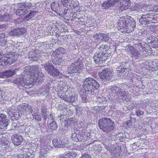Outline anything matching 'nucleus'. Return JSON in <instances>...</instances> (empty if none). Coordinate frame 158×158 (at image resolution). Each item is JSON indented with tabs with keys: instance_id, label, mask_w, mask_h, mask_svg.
Returning <instances> with one entry per match:
<instances>
[{
	"instance_id": "obj_1",
	"label": "nucleus",
	"mask_w": 158,
	"mask_h": 158,
	"mask_svg": "<svg viewBox=\"0 0 158 158\" xmlns=\"http://www.w3.org/2000/svg\"><path fill=\"white\" fill-rule=\"evenodd\" d=\"M83 88L87 91L89 94L94 95L95 91L100 87L99 83L93 78L89 77L86 78L82 82Z\"/></svg>"
},
{
	"instance_id": "obj_2",
	"label": "nucleus",
	"mask_w": 158,
	"mask_h": 158,
	"mask_svg": "<svg viewBox=\"0 0 158 158\" xmlns=\"http://www.w3.org/2000/svg\"><path fill=\"white\" fill-rule=\"evenodd\" d=\"M118 25L119 29H124L123 30L127 33L133 31L135 27V22L132 18L130 19L122 18L119 19L118 23Z\"/></svg>"
},
{
	"instance_id": "obj_3",
	"label": "nucleus",
	"mask_w": 158,
	"mask_h": 158,
	"mask_svg": "<svg viewBox=\"0 0 158 158\" xmlns=\"http://www.w3.org/2000/svg\"><path fill=\"white\" fill-rule=\"evenodd\" d=\"M100 129L103 132L108 133L112 131L114 128V122L110 118H103L98 121Z\"/></svg>"
},
{
	"instance_id": "obj_4",
	"label": "nucleus",
	"mask_w": 158,
	"mask_h": 158,
	"mask_svg": "<svg viewBox=\"0 0 158 158\" xmlns=\"http://www.w3.org/2000/svg\"><path fill=\"white\" fill-rule=\"evenodd\" d=\"M4 56L0 59V65L3 66H8L15 63L16 58L10 52H7L5 53L2 51L0 52V56Z\"/></svg>"
},
{
	"instance_id": "obj_5",
	"label": "nucleus",
	"mask_w": 158,
	"mask_h": 158,
	"mask_svg": "<svg viewBox=\"0 0 158 158\" xmlns=\"http://www.w3.org/2000/svg\"><path fill=\"white\" fill-rule=\"evenodd\" d=\"M70 62L73 63L70 65V74L72 73H79L83 69V66L81 64L82 62L78 57H75L71 59Z\"/></svg>"
},
{
	"instance_id": "obj_6",
	"label": "nucleus",
	"mask_w": 158,
	"mask_h": 158,
	"mask_svg": "<svg viewBox=\"0 0 158 158\" xmlns=\"http://www.w3.org/2000/svg\"><path fill=\"white\" fill-rule=\"evenodd\" d=\"M111 92L116 94L118 97L121 98L122 100L126 101L127 99H128L129 95L127 92H126L123 89L120 87L116 86L112 87L111 88Z\"/></svg>"
},
{
	"instance_id": "obj_7",
	"label": "nucleus",
	"mask_w": 158,
	"mask_h": 158,
	"mask_svg": "<svg viewBox=\"0 0 158 158\" xmlns=\"http://www.w3.org/2000/svg\"><path fill=\"white\" fill-rule=\"evenodd\" d=\"M125 64V65L124 66H120L117 68V74L118 76L122 78H123V77L127 76L131 73L130 72L131 69L130 64L128 63Z\"/></svg>"
},
{
	"instance_id": "obj_8",
	"label": "nucleus",
	"mask_w": 158,
	"mask_h": 158,
	"mask_svg": "<svg viewBox=\"0 0 158 158\" xmlns=\"http://www.w3.org/2000/svg\"><path fill=\"white\" fill-rule=\"evenodd\" d=\"M98 75L102 80L104 81L109 80L112 76L111 72L108 68L102 69L101 71L98 73Z\"/></svg>"
},
{
	"instance_id": "obj_9",
	"label": "nucleus",
	"mask_w": 158,
	"mask_h": 158,
	"mask_svg": "<svg viewBox=\"0 0 158 158\" xmlns=\"http://www.w3.org/2000/svg\"><path fill=\"white\" fill-rule=\"evenodd\" d=\"M25 81L24 78L21 75L15 79L14 82L19 86H21L26 89H29L30 88V86L31 84Z\"/></svg>"
},
{
	"instance_id": "obj_10",
	"label": "nucleus",
	"mask_w": 158,
	"mask_h": 158,
	"mask_svg": "<svg viewBox=\"0 0 158 158\" xmlns=\"http://www.w3.org/2000/svg\"><path fill=\"white\" fill-rule=\"evenodd\" d=\"M7 112L12 120H18L21 117L20 114L18 113L16 109H14L13 107L8 108Z\"/></svg>"
},
{
	"instance_id": "obj_11",
	"label": "nucleus",
	"mask_w": 158,
	"mask_h": 158,
	"mask_svg": "<svg viewBox=\"0 0 158 158\" xmlns=\"http://www.w3.org/2000/svg\"><path fill=\"white\" fill-rule=\"evenodd\" d=\"M26 32L25 29L23 28H17L10 30L8 34L10 36H18L23 35Z\"/></svg>"
},
{
	"instance_id": "obj_12",
	"label": "nucleus",
	"mask_w": 158,
	"mask_h": 158,
	"mask_svg": "<svg viewBox=\"0 0 158 158\" xmlns=\"http://www.w3.org/2000/svg\"><path fill=\"white\" fill-rule=\"evenodd\" d=\"M11 139L12 143L15 146L20 145L23 141L22 136L17 134L11 136Z\"/></svg>"
},
{
	"instance_id": "obj_13",
	"label": "nucleus",
	"mask_w": 158,
	"mask_h": 158,
	"mask_svg": "<svg viewBox=\"0 0 158 158\" xmlns=\"http://www.w3.org/2000/svg\"><path fill=\"white\" fill-rule=\"evenodd\" d=\"M154 17L151 14L143 15L139 19V21L142 24H147L152 23Z\"/></svg>"
},
{
	"instance_id": "obj_14",
	"label": "nucleus",
	"mask_w": 158,
	"mask_h": 158,
	"mask_svg": "<svg viewBox=\"0 0 158 158\" xmlns=\"http://www.w3.org/2000/svg\"><path fill=\"white\" fill-rule=\"evenodd\" d=\"M120 0H107L101 4L103 9L108 10L110 7L114 6L116 3Z\"/></svg>"
},
{
	"instance_id": "obj_15",
	"label": "nucleus",
	"mask_w": 158,
	"mask_h": 158,
	"mask_svg": "<svg viewBox=\"0 0 158 158\" xmlns=\"http://www.w3.org/2000/svg\"><path fill=\"white\" fill-rule=\"evenodd\" d=\"M63 139L59 137L56 139H53L52 143L53 145L55 147L60 148H65L68 147V146H66L64 144H63L62 141Z\"/></svg>"
},
{
	"instance_id": "obj_16",
	"label": "nucleus",
	"mask_w": 158,
	"mask_h": 158,
	"mask_svg": "<svg viewBox=\"0 0 158 158\" xmlns=\"http://www.w3.org/2000/svg\"><path fill=\"white\" fill-rule=\"evenodd\" d=\"M129 7V5H124V3L122 2H120L116 6H115L114 9L116 12H120L121 11H123L127 10Z\"/></svg>"
},
{
	"instance_id": "obj_17",
	"label": "nucleus",
	"mask_w": 158,
	"mask_h": 158,
	"mask_svg": "<svg viewBox=\"0 0 158 158\" xmlns=\"http://www.w3.org/2000/svg\"><path fill=\"white\" fill-rule=\"evenodd\" d=\"M12 15L9 13H5L3 15H0V22H10L12 19Z\"/></svg>"
},
{
	"instance_id": "obj_18",
	"label": "nucleus",
	"mask_w": 158,
	"mask_h": 158,
	"mask_svg": "<svg viewBox=\"0 0 158 158\" xmlns=\"http://www.w3.org/2000/svg\"><path fill=\"white\" fill-rule=\"evenodd\" d=\"M105 45H102L100 47V51L98 53L97 55H99V56L101 57L102 58L105 57V60L107 59V57H108V54L106 53L107 51Z\"/></svg>"
},
{
	"instance_id": "obj_19",
	"label": "nucleus",
	"mask_w": 158,
	"mask_h": 158,
	"mask_svg": "<svg viewBox=\"0 0 158 158\" xmlns=\"http://www.w3.org/2000/svg\"><path fill=\"white\" fill-rule=\"evenodd\" d=\"M144 5L141 3H137L133 7L131 8V10L132 11H137L140 13L144 12L145 9L143 8Z\"/></svg>"
},
{
	"instance_id": "obj_20",
	"label": "nucleus",
	"mask_w": 158,
	"mask_h": 158,
	"mask_svg": "<svg viewBox=\"0 0 158 158\" xmlns=\"http://www.w3.org/2000/svg\"><path fill=\"white\" fill-rule=\"evenodd\" d=\"M130 51L132 55V57H133V59H139L141 58V55L140 51L134 49L132 47H130Z\"/></svg>"
},
{
	"instance_id": "obj_21",
	"label": "nucleus",
	"mask_w": 158,
	"mask_h": 158,
	"mask_svg": "<svg viewBox=\"0 0 158 158\" xmlns=\"http://www.w3.org/2000/svg\"><path fill=\"white\" fill-rule=\"evenodd\" d=\"M41 65L43 67L44 70L48 73L53 66L52 63L48 61L46 62H42Z\"/></svg>"
},
{
	"instance_id": "obj_22",
	"label": "nucleus",
	"mask_w": 158,
	"mask_h": 158,
	"mask_svg": "<svg viewBox=\"0 0 158 158\" xmlns=\"http://www.w3.org/2000/svg\"><path fill=\"white\" fill-rule=\"evenodd\" d=\"M77 96L73 91L70 93V103L77 104L78 102Z\"/></svg>"
},
{
	"instance_id": "obj_23",
	"label": "nucleus",
	"mask_w": 158,
	"mask_h": 158,
	"mask_svg": "<svg viewBox=\"0 0 158 158\" xmlns=\"http://www.w3.org/2000/svg\"><path fill=\"white\" fill-rule=\"evenodd\" d=\"M97 54L98 53H95L93 57L94 61L96 63L98 64H101L105 61V57L101 58V57L99 56V55Z\"/></svg>"
},
{
	"instance_id": "obj_24",
	"label": "nucleus",
	"mask_w": 158,
	"mask_h": 158,
	"mask_svg": "<svg viewBox=\"0 0 158 158\" xmlns=\"http://www.w3.org/2000/svg\"><path fill=\"white\" fill-rule=\"evenodd\" d=\"M68 52V49L66 50L65 48L62 47H59L56 49L55 51L53 52V54L54 56H56L57 55H58L61 53L63 54Z\"/></svg>"
},
{
	"instance_id": "obj_25",
	"label": "nucleus",
	"mask_w": 158,
	"mask_h": 158,
	"mask_svg": "<svg viewBox=\"0 0 158 158\" xmlns=\"http://www.w3.org/2000/svg\"><path fill=\"white\" fill-rule=\"evenodd\" d=\"M86 92L81 91L79 92V94L83 102H87L90 100L89 97L86 94Z\"/></svg>"
},
{
	"instance_id": "obj_26",
	"label": "nucleus",
	"mask_w": 158,
	"mask_h": 158,
	"mask_svg": "<svg viewBox=\"0 0 158 158\" xmlns=\"http://www.w3.org/2000/svg\"><path fill=\"white\" fill-rule=\"evenodd\" d=\"M32 115L33 116V118L36 120L38 122H40L42 120L41 115L39 114V112L37 110H33L31 113Z\"/></svg>"
},
{
	"instance_id": "obj_27",
	"label": "nucleus",
	"mask_w": 158,
	"mask_h": 158,
	"mask_svg": "<svg viewBox=\"0 0 158 158\" xmlns=\"http://www.w3.org/2000/svg\"><path fill=\"white\" fill-rule=\"evenodd\" d=\"M48 150H47V146L41 145L40 146V154L43 157H46L47 156Z\"/></svg>"
},
{
	"instance_id": "obj_28",
	"label": "nucleus",
	"mask_w": 158,
	"mask_h": 158,
	"mask_svg": "<svg viewBox=\"0 0 158 158\" xmlns=\"http://www.w3.org/2000/svg\"><path fill=\"white\" fill-rule=\"evenodd\" d=\"M139 76L137 75L136 74L133 73H130L127 77H123V79H127L130 80L131 81H133L134 80L138 79Z\"/></svg>"
},
{
	"instance_id": "obj_29",
	"label": "nucleus",
	"mask_w": 158,
	"mask_h": 158,
	"mask_svg": "<svg viewBox=\"0 0 158 158\" xmlns=\"http://www.w3.org/2000/svg\"><path fill=\"white\" fill-rule=\"evenodd\" d=\"M28 12V11L27 10V9L26 8H19L15 12V14L17 15L20 16L24 15Z\"/></svg>"
},
{
	"instance_id": "obj_30",
	"label": "nucleus",
	"mask_w": 158,
	"mask_h": 158,
	"mask_svg": "<svg viewBox=\"0 0 158 158\" xmlns=\"http://www.w3.org/2000/svg\"><path fill=\"white\" fill-rule=\"evenodd\" d=\"M44 77V74H43L41 71L39 70L37 73L34 74V78H35V79L36 80H38V81L41 82L43 79V78Z\"/></svg>"
},
{
	"instance_id": "obj_31",
	"label": "nucleus",
	"mask_w": 158,
	"mask_h": 158,
	"mask_svg": "<svg viewBox=\"0 0 158 158\" xmlns=\"http://www.w3.org/2000/svg\"><path fill=\"white\" fill-rule=\"evenodd\" d=\"M50 72L48 73L53 77L58 76L60 74V72L58 69L55 67L54 66Z\"/></svg>"
},
{
	"instance_id": "obj_32",
	"label": "nucleus",
	"mask_w": 158,
	"mask_h": 158,
	"mask_svg": "<svg viewBox=\"0 0 158 158\" xmlns=\"http://www.w3.org/2000/svg\"><path fill=\"white\" fill-rule=\"evenodd\" d=\"M28 58L31 60L36 61L39 59V56H38L37 54L34 52H31L29 53Z\"/></svg>"
},
{
	"instance_id": "obj_33",
	"label": "nucleus",
	"mask_w": 158,
	"mask_h": 158,
	"mask_svg": "<svg viewBox=\"0 0 158 158\" xmlns=\"http://www.w3.org/2000/svg\"><path fill=\"white\" fill-rule=\"evenodd\" d=\"M18 6L19 8H26V9H28L31 7L32 4L30 3H19L18 4Z\"/></svg>"
},
{
	"instance_id": "obj_34",
	"label": "nucleus",
	"mask_w": 158,
	"mask_h": 158,
	"mask_svg": "<svg viewBox=\"0 0 158 158\" xmlns=\"http://www.w3.org/2000/svg\"><path fill=\"white\" fill-rule=\"evenodd\" d=\"M157 36H154L153 35H150L147 39V41L148 43H154L156 45L157 42Z\"/></svg>"
},
{
	"instance_id": "obj_35",
	"label": "nucleus",
	"mask_w": 158,
	"mask_h": 158,
	"mask_svg": "<svg viewBox=\"0 0 158 158\" xmlns=\"http://www.w3.org/2000/svg\"><path fill=\"white\" fill-rule=\"evenodd\" d=\"M27 68L28 69H29V71L31 73L34 74V75L40 69H39L38 66H36V65L30 66Z\"/></svg>"
},
{
	"instance_id": "obj_36",
	"label": "nucleus",
	"mask_w": 158,
	"mask_h": 158,
	"mask_svg": "<svg viewBox=\"0 0 158 158\" xmlns=\"http://www.w3.org/2000/svg\"><path fill=\"white\" fill-rule=\"evenodd\" d=\"M77 104H71L70 103V114H73L75 113H76L77 112Z\"/></svg>"
},
{
	"instance_id": "obj_37",
	"label": "nucleus",
	"mask_w": 158,
	"mask_h": 158,
	"mask_svg": "<svg viewBox=\"0 0 158 158\" xmlns=\"http://www.w3.org/2000/svg\"><path fill=\"white\" fill-rule=\"evenodd\" d=\"M18 157V158H34V156L30 152H29L27 154H20L19 155Z\"/></svg>"
},
{
	"instance_id": "obj_38",
	"label": "nucleus",
	"mask_w": 158,
	"mask_h": 158,
	"mask_svg": "<svg viewBox=\"0 0 158 158\" xmlns=\"http://www.w3.org/2000/svg\"><path fill=\"white\" fill-rule=\"evenodd\" d=\"M24 105H20L18 106L16 110L19 113L21 117L22 114H25Z\"/></svg>"
},
{
	"instance_id": "obj_39",
	"label": "nucleus",
	"mask_w": 158,
	"mask_h": 158,
	"mask_svg": "<svg viewBox=\"0 0 158 158\" xmlns=\"http://www.w3.org/2000/svg\"><path fill=\"white\" fill-rule=\"evenodd\" d=\"M78 5V2L77 0H70V7H71L72 10Z\"/></svg>"
},
{
	"instance_id": "obj_40",
	"label": "nucleus",
	"mask_w": 158,
	"mask_h": 158,
	"mask_svg": "<svg viewBox=\"0 0 158 158\" xmlns=\"http://www.w3.org/2000/svg\"><path fill=\"white\" fill-rule=\"evenodd\" d=\"M69 118H66V119H64L63 122L64 124V130L63 131V133L64 134H66V131H68V130H65V128H68L69 126Z\"/></svg>"
},
{
	"instance_id": "obj_41",
	"label": "nucleus",
	"mask_w": 158,
	"mask_h": 158,
	"mask_svg": "<svg viewBox=\"0 0 158 158\" xmlns=\"http://www.w3.org/2000/svg\"><path fill=\"white\" fill-rule=\"evenodd\" d=\"M135 113V114L138 117H139L142 115H143L144 112L138 108H135L134 109Z\"/></svg>"
},
{
	"instance_id": "obj_42",
	"label": "nucleus",
	"mask_w": 158,
	"mask_h": 158,
	"mask_svg": "<svg viewBox=\"0 0 158 158\" xmlns=\"http://www.w3.org/2000/svg\"><path fill=\"white\" fill-rule=\"evenodd\" d=\"M24 108H25L24 110L25 114L27 112L31 113L33 110L31 106L29 104L24 105Z\"/></svg>"
},
{
	"instance_id": "obj_43",
	"label": "nucleus",
	"mask_w": 158,
	"mask_h": 158,
	"mask_svg": "<svg viewBox=\"0 0 158 158\" xmlns=\"http://www.w3.org/2000/svg\"><path fill=\"white\" fill-rule=\"evenodd\" d=\"M48 127L52 131H53L57 128V125L54 121H52V123H50Z\"/></svg>"
},
{
	"instance_id": "obj_44",
	"label": "nucleus",
	"mask_w": 158,
	"mask_h": 158,
	"mask_svg": "<svg viewBox=\"0 0 158 158\" xmlns=\"http://www.w3.org/2000/svg\"><path fill=\"white\" fill-rule=\"evenodd\" d=\"M11 126L12 129L18 130L22 126L21 125L20 123H18V122L16 123L13 122H12Z\"/></svg>"
},
{
	"instance_id": "obj_45",
	"label": "nucleus",
	"mask_w": 158,
	"mask_h": 158,
	"mask_svg": "<svg viewBox=\"0 0 158 158\" xmlns=\"http://www.w3.org/2000/svg\"><path fill=\"white\" fill-rule=\"evenodd\" d=\"M98 101L103 105H106L107 102V100L105 98L103 97H98L97 98Z\"/></svg>"
},
{
	"instance_id": "obj_46",
	"label": "nucleus",
	"mask_w": 158,
	"mask_h": 158,
	"mask_svg": "<svg viewBox=\"0 0 158 158\" xmlns=\"http://www.w3.org/2000/svg\"><path fill=\"white\" fill-rule=\"evenodd\" d=\"M0 144H1V146L2 147V148H8L9 147V141L7 140H6L5 141H3L0 143Z\"/></svg>"
},
{
	"instance_id": "obj_47",
	"label": "nucleus",
	"mask_w": 158,
	"mask_h": 158,
	"mask_svg": "<svg viewBox=\"0 0 158 158\" xmlns=\"http://www.w3.org/2000/svg\"><path fill=\"white\" fill-rule=\"evenodd\" d=\"M6 73L7 77H11L15 75V71L14 70H9L5 71Z\"/></svg>"
},
{
	"instance_id": "obj_48",
	"label": "nucleus",
	"mask_w": 158,
	"mask_h": 158,
	"mask_svg": "<svg viewBox=\"0 0 158 158\" xmlns=\"http://www.w3.org/2000/svg\"><path fill=\"white\" fill-rule=\"evenodd\" d=\"M9 124V121H0V130L1 129H4L6 127H7Z\"/></svg>"
},
{
	"instance_id": "obj_49",
	"label": "nucleus",
	"mask_w": 158,
	"mask_h": 158,
	"mask_svg": "<svg viewBox=\"0 0 158 158\" xmlns=\"http://www.w3.org/2000/svg\"><path fill=\"white\" fill-rule=\"evenodd\" d=\"M77 150L71 149L70 150V158H75L77 156Z\"/></svg>"
},
{
	"instance_id": "obj_50",
	"label": "nucleus",
	"mask_w": 158,
	"mask_h": 158,
	"mask_svg": "<svg viewBox=\"0 0 158 158\" xmlns=\"http://www.w3.org/2000/svg\"><path fill=\"white\" fill-rule=\"evenodd\" d=\"M6 36V34L4 33H0V41L1 42H3L4 44L6 43V41H5L4 39Z\"/></svg>"
},
{
	"instance_id": "obj_51",
	"label": "nucleus",
	"mask_w": 158,
	"mask_h": 158,
	"mask_svg": "<svg viewBox=\"0 0 158 158\" xmlns=\"http://www.w3.org/2000/svg\"><path fill=\"white\" fill-rule=\"evenodd\" d=\"M135 118L130 117V119L126 122V124L128 125H131L135 122Z\"/></svg>"
},
{
	"instance_id": "obj_52",
	"label": "nucleus",
	"mask_w": 158,
	"mask_h": 158,
	"mask_svg": "<svg viewBox=\"0 0 158 158\" xmlns=\"http://www.w3.org/2000/svg\"><path fill=\"white\" fill-rule=\"evenodd\" d=\"M52 62L53 64L56 65H59L60 64L59 57L56 56L54 59H52Z\"/></svg>"
},
{
	"instance_id": "obj_53",
	"label": "nucleus",
	"mask_w": 158,
	"mask_h": 158,
	"mask_svg": "<svg viewBox=\"0 0 158 158\" xmlns=\"http://www.w3.org/2000/svg\"><path fill=\"white\" fill-rule=\"evenodd\" d=\"M46 105L44 104H42L40 109L41 114L47 113V109L46 108Z\"/></svg>"
},
{
	"instance_id": "obj_54",
	"label": "nucleus",
	"mask_w": 158,
	"mask_h": 158,
	"mask_svg": "<svg viewBox=\"0 0 158 158\" xmlns=\"http://www.w3.org/2000/svg\"><path fill=\"white\" fill-rule=\"evenodd\" d=\"M106 105H103L102 106H97L94 107V109L97 111H100L104 109Z\"/></svg>"
},
{
	"instance_id": "obj_55",
	"label": "nucleus",
	"mask_w": 158,
	"mask_h": 158,
	"mask_svg": "<svg viewBox=\"0 0 158 158\" xmlns=\"http://www.w3.org/2000/svg\"><path fill=\"white\" fill-rule=\"evenodd\" d=\"M6 115L5 114H0V121H9V120L6 118Z\"/></svg>"
},
{
	"instance_id": "obj_56",
	"label": "nucleus",
	"mask_w": 158,
	"mask_h": 158,
	"mask_svg": "<svg viewBox=\"0 0 158 158\" xmlns=\"http://www.w3.org/2000/svg\"><path fill=\"white\" fill-rule=\"evenodd\" d=\"M102 40L106 42L109 40V35L107 34L103 33Z\"/></svg>"
},
{
	"instance_id": "obj_57",
	"label": "nucleus",
	"mask_w": 158,
	"mask_h": 158,
	"mask_svg": "<svg viewBox=\"0 0 158 158\" xmlns=\"http://www.w3.org/2000/svg\"><path fill=\"white\" fill-rule=\"evenodd\" d=\"M64 6L65 7L64 9V15H67V14L68 13L69 11V7H68V6L67 5V3L66 4H64Z\"/></svg>"
},
{
	"instance_id": "obj_58",
	"label": "nucleus",
	"mask_w": 158,
	"mask_h": 158,
	"mask_svg": "<svg viewBox=\"0 0 158 158\" xmlns=\"http://www.w3.org/2000/svg\"><path fill=\"white\" fill-rule=\"evenodd\" d=\"M71 139L73 140L76 142L78 140V137H77V134L75 133H74L72 135Z\"/></svg>"
},
{
	"instance_id": "obj_59",
	"label": "nucleus",
	"mask_w": 158,
	"mask_h": 158,
	"mask_svg": "<svg viewBox=\"0 0 158 158\" xmlns=\"http://www.w3.org/2000/svg\"><path fill=\"white\" fill-rule=\"evenodd\" d=\"M64 141L63 142V144H64L66 145V146H68V147H69V138L68 137H66L65 138H64ZM67 148V147H66ZM68 147H67L68 148Z\"/></svg>"
},
{
	"instance_id": "obj_60",
	"label": "nucleus",
	"mask_w": 158,
	"mask_h": 158,
	"mask_svg": "<svg viewBox=\"0 0 158 158\" xmlns=\"http://www.w3.org/2000/svg\"><path fill=\"white\" fill-rule=\"evenodd\" d=\"M0 78H7L6 71L4 72H0Z\"/></svg>"
},
{
	"instance_id": "obj_61",
	"label": "nucleus",
	"mask_w": 158,
	"mask_h": 158,
	"mask_svg": "<svg viewBox=\"0 0 158 158\" xmlns=\"http://www.w3.org/2000/svg\"><path fill=\"white\" fill-rule=\"evenodd\" d=\"M70 126H73L74 125H75L76 122L75 120H73V118H71L70 119Z\"/></svg>"
},
{
	"instance_id": "obj_62",
	"label": "nucleus",
	"mask_w": 158,
	"mask_h": 158,
	"mask_svg": "<svg viewBox=\"0 0 158 158\" xmlns=\"http://www.w3.org/2000/svg\"><path fill=\"white\" fill-rule=\"evenodd\" d=\"M36 14V11L34 10H31L29 13V15L32 18L35 16V15Z\"/></svg>"
},
{
	"instance_id": "obj_63",
	"label": "nucleus",
	"mask_w": 158,
	"mask_h": 158,
	"mask_svg": "<svg viewBox=\"0 0 158 158\" xmlns=\"http://www.w3.org/2000/svg\"><path fill=\"white\" fill-rule=\"evenodd\" d=\"M81 158H92V157L89 154L85 153L82 155Z\"/></svg>"
},
{
	"instance_id": "obj_64",
	"label": "nucleus",
	"mask_w": 158,
	"mask_h": 158,
	"mask_svg": "<svg viewBox=\"0 0 158 158\" xmlns=\"http://www.w3.org/2000/svg\"><path fill=\"white\" fill-rule=\"evenodd\" d=\"M41 114L43 120L44 121H45L48 117V115L47 114V113L42 114Z\"/></svg>"
}]
</instances>
